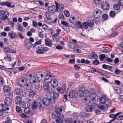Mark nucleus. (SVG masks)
<instances>
[{
  "mask_svg": "<svg viewBox=\"0 0 123 123\" xmlns=\"http://www.w3.org/2000/svg\"><path fill=\"white\" fill-rule=\"evenodd\" d=\"M47 74L45 76L44 79V81H45L46 80L50 79L51 78V75L49 74L50 72L49 71H47Z\"/></svg>",
  "mask_w": 123,
  "mask_h": 123,
  "instance_id": "25",
  "label": "nucleus"
},
{
  "mask_svg": "<svg viewBox=\"0 0 123 123\" xmlns=\"http://www.w3.org/2000/svg\"><path fill=\"white\" fill-rule=\"evenodd\" d=\"M93 107L92 105H87L85 107V109L86 111L91 112L93 111Z\"/></svg>",
  "mask_w": 123,
  "mask_h": 123,
  "instance_id": "20",
  "label": "nucleus"
},
{
  "mask_svg": "<svg viewBox=\"0 0 123 123\" xmlns=\"http://www.w3.org/2000/svg\"><path fill=\"white\" fill-rule=\"evenodd\" d=\"M25 108L24 111L25 113L28 114L30 112L31 109L29 107H27L25 108Z\"/></svg>",
  "mask_w": 123,
  "mask_h": 123,
  "instance_id": "33",
  "label": "nucleus"
},
{
  "mask_svg": "<svg viewBox=\"0 0 123 123\" xmlns=\"http://www.w3.org/2000/svg\"><path fill=\"white\" fill-rule=\"evenodd\" d=\"M25 101L27 102V103L29 104V105L32 103V100L31 99L30 97H28L26 98L25 99Z\"/></svg>",
  "mask_w": 123,
  "mask_h": 123,
  "instance_id": "43",
  "label": "nucleus"
},
{
  "mask_svg": "<svg viewBox=\"0 0 123 123\" xmlns=\"http://www.w3.org/2000/svg\"><path fill=\"white\" fill-rule=\"evenodd\" d=\"M83 94H85V95H86L87 96H89L90 95V93L88 90H85L83 91Z\"/></svg>",
  "mask_w": 123,
  "mask_h": 123,
  "instance_id": "49",
  "label": "nucleus"
},
{
  "mask_svg": "<svg viewBox=\"0 0 123 123\" xmlns=\"http://www.w3.org/2000/svg\"><path fill=\"white\" fill-rule=\"evenodd\" d=\"M21 88H16L14 90V93L17 95L19 94V93L20 92Z\"/></svg>",
  "mask_w": 123,
  "mask_h": 123,
  "instance_id": "38",
  "label": "nucleus"
},
{
  "mask_svg": "<svg viewBox=\"0 0 123 123\" xmlns=\"http://www.w3.org/2000/svg\"><path fill=\"white\" fill-rule=\"evenodd\" d=\"M99 57L100 60L101 61L105 58V54H103L99 55Z\"/></svg>",
  "mask_w": 123,
  "mask_h": 123,
  "instance_id": "53",
  "label": "nucleus"
},
{
  "mask_svg": "<svg viewBox=\"0 0 123 123\" xmlns=\"http://www.w3.org/2000/svg\"><path fill=\"white\" fill-rule=\"evenodd\" d=\"M53 98L55 99H57L59 97V94L58 92H54L53 94Z\"/></svg>",
  "mask_w": 123,
  "mask_h": 123,
  "instance_id": "44",
  "label": "nucleus"
},
{
  "mask_svg": "<svg viewBox=\"0 0 123 123\" xmlns=\"http://www.w3.org/2000/svg\"><path fill=\"white\" fill-rule=\"evenodd\" d=\"M101 7L102 9L104 10H107L109 8L108 3L105 2H103L102 4Z\"/></svg>",
  "mask_w": 123,
  "mask_h": 123,
  "instance_id": "15",
  "label": "nucleus"
},
{
  "mask_svg": "<svg viewBox=\"0 0 123 123\" xmlns=\"http://www.w3.org/2000/svg\"><path fill=\"white\" fill-rule=\"evenodd\" d=\"M20 107L22 108H25L26 106V103L25 102L23 101H22L19 104Z\"/></svg>",
  "mask_w": 123,
  "mask_h": 123,
  "instance_id": "36",
  "label": "nucleus"
},
{
  "mask_svg": "<svg viewBox=\"0 0 123 123\" xmlns=\"http://www.w3.org/2000/svg\"><path fill=\"white\" fill-rule=\"evenodd\" d=\"M8 35L12 39H13L15 38V34L12 33H9Z\"/></svg>",
  "mask_w": 123,
  "mask_h": 123,
  "instance_id": "52",
  "label": "nucleus"
},
{
  "mask_svg": "<svg viewBox=\"0 0 123 123\" xmlns=\"http://www.w3.org/2000/svg\"><path fill=\"white\" fill-rule=\"evenodd\" d=\"M1 105L2 106V110L4 111H6V110H8L9 109V108L8 107H7V106H8V105H7L6 104H4V105H3V104H1Z\"/></svg>",
  "mask_w": 123,
  "mask_h": 123,
  "instance_id": "34",
  "label": "nucleus"
},
{
  "mask_svg": "<svg viewBox=\"0 0 123 123\" xmlns=\"http://www.w3.org/2000/svg\"><path fill=\"white\" fill-rule=\"evenodd\" d=\"M57 29L55 31L56 33L58 34H60V32L61 31V29L58 28V27H57Z\"/></svg>",
  "mask_w": 123,
  "mask_h": 123,
  "instance_id": "61",
  "label": "nucleus"
},
{
  "mask_svg": "<svg viewBox=\"0 0 123 123\" xmlns=\"http://www.w3.org/2000/svg\"><path fill=\"white\" fill-rule=\"evenodd\" d=\"M58 17L59 19H61L63 20H64L65 19L63 15L62 14H59Z\"/></svg>",
  "mask_w": 123,
  "mask_h": 123,
  "instance_id": "57",
  "label": "nucleus"
},
{
  "mask_svg": "<svg viewBox=\"0 0 123 123\" xmlns=\"http://www.w3.org/2000/svg\"><path fill=\"white\" fill-rule=\"evenodd\" d=\"M64 13L65 16L66 17H69L70 15L69 12L67 10H65L64 11Z\"/></svg>",
  "mask_w": 123,
  "mask_h": 123,
  "instance_id": "47",
  "label": "nucleus"
},
{
  "mask_svg": "<svg viewBox=\"0 0 123 123\" xmlns=\"http://www.w3.org/2000/svg\"><path fill=\"white\" fill-rule=\"evenodd\" d=\"M45 44L46 45L51 47L52 45L53 44L52 43V40H51L48 38L46 39H45Z\"/></svg>",
  "mask_w": 123,
  "mask_h": 123,
  "instance_id": "21",
  "label": "nucleus"
},
{
  "mask_svg": "<svg viewBox=\"0 0 123 123\" xmlns=\"http://www.w3.org/2000/svg\"><path fill=\"white\" fill-rule=\"evenodd\" d=\"M11 2L9 1H6L5 2H3L1 3V5L2 6H6L8 7H11Z\"/></svg>",
  "mask_w": 123,
  "mask_h": 123,
  "instance_id": "19",
  "label": "nucleus"
},
{
  "mask_svg": "<svg viewBox=\"0 0 123 123\" xmlns=\"http://www.w3.org/2000/svg\"><path fill=\"white\" fill-rule=\"evenodd\" d=\"M89 72L91 73H93V72H97L102 75V73L99 72L98 71H97L95 69L93 68H90L89 70Z\"/></svg>",
  "mask_w": 123,
  "mask_h": 123,
  "instance_id": "39",
  "label": "nucleus"
},
{
  "mask_svg": "<svg viewBox=\"0 0 123 123\" xmlns=\"http://www.w3.org/2000/svg\"><path fill=\"white\" fill-rule=\"evenodd\" d=\"M33 86L32 82H30L26 84V88L28 90H31L33 88Z\"/></svg>",
  "mask_w": 123,
  "mask_h": 123,
  "instance_id": "26",
  "label": "nucleus"
},
{
  "mask_svg": "<svg viewBox=\"0 0 123 123\" xmlns=\"http://www.w3.org/2000/svg\"><path fill=\"white\" fill-rule=\"evenodd\" d=\"M19 94L21 96L25 97V96L26 93L25 92L24 89L21 88V90Z\"/></svg>",
  "mask_w": 123,
  "mask_h": 123,
  "instance_id": "30",
  "label": "nucleus"
},
{
  "mask_svg": "<svg viewBox=\"0 0 123 123\" xmlns=\"http://www.w3.org/2000/svg\"><path fill=\"white\" fill-rule=\"evenodd\" d=\"M113 89L115 92L118 94H120L122 92L121 89L119 87H113Z\"/></svg>",
  "mask_w": 123,
  "mask_h": 123,
  "instance_id": "24",
  "label": "nucleus"
},
{
  "mask_svg": "<svg viewBox=\"0 0 123 123\" xmlns=\"http://www.w3.org/2000/svg\"><path fill=\"white\" fill-rule=\"evenodd\" d=\"M48 11L51 13H54L55 12H57L56 7V6L52 5L48 8Z\"/></svg>",
  "mask_w": 123,
  "mask_h": 123,
  "instance_id": "9",
  "label": "nucleus"
},
{
  "mask_svg": "<svg viewBox=\"0 0 123 123\" xmlns=\"http://www.w3.org/2000/svg\"><path fill=\"white\" fill-rule=\"evenodd\" d=\"M72 123H80V121L77 118L75 119Z\"/></svg>",
  "mask_w": 123,
  "mask_h": 123,
  "instance_id": "64",
  "label": "nucleus"
},
{
  "mask_svg": "<svg viewBox=\"0 0 123 123\" xmlns=\"http://www.w3.org/2000/svg\"><path fill=\"white\" fill-rule=\"evenodd\" d=\"M63 29L65 31L68 32H69L70 31V29L68 25L63 27Z\"/></svg>",
  "mask_w": 123,
  "mask_h": 123,
  "instance_id": "46",
  "label": "nucleus"
},
{
  "mask_svg": "<svg viewBox=\"0 0 123 123\" xmlns=\"http://www.w3.org/2000/svg\"><path fill=\"white\" fill-rule=\"evenodd\" d=\"M50 82L53 88L56 87L58 85V81L56 79L51 80Z\"/></svg>",
  "mask_w": 123,
  "mask_h": 123,
  "instance_id": "11",
  "label": "nucleus"
},
{
  "mask_svg": "<svg viewBox=\"0 0 123 123\" xmlns=\"http://www.w3.org/2000/svg\"><path fill=\"white\" fill-rule=\"evenodd\" d=\"M9 16V14L7 12H3L2 18H1V20L4 21L7 19L8 18V16Z\"/></svg>",
  "mask_w": 123,
  "mask_h": 123,
  "instance_id": "12",
  "label": "nucleus"
},
{
  "mask_svg": "<svg viewBox=\"0 0 123 123\" xmlns=\"http://www.w3.org/2000/svg\"><path fill=\"white\" fill-rule=\"evenodd\" d=\"M68 96L70 98H74L75 96V92L74 90H71L69 92Z\"/></svg>",
  "mask_w": 123,
  "mask_h": 123,
  "instance_id": "13",
  "label": "nucleus"
},
{
  "mask_svg": "<svg viewBox=\"0 0 123 123\" xmlns=\"http://www.w3.org/2000/svg\"><path fill=\"white\" fill-rule=\"evenodd\" d=\"M22 101L21 98L20 96H17L15 98V101L17 105H19Z\"/></svg>",
  "mask_w": 123,
  "mask_h": 123,
  "instance_id": "22",
  "label": "nucleus"
},
{
  "mask_svg": "<svg viewBox=\"0 0 123 123\" xmlns=\"http://www.w3.org/2000/svg\"><path fill=\"white\" fill-rule=\"evenodd\" d=\"M16 29L18 30V31L22 32L23 31V27L19 24H17L16 26Z\"/></svg>",
  "mask_w": 123,
  "mask_h": 123,
  "instance_id": "28",
  "label": "nucleus"
},
{
  "mask_svg": "<svg viewBox=\"0 0 123 123\" xmlns=\"http://www.w3.org/2000/svg\"><path fill=\"white\" fill-rule=\"evenodd\" d=\"M26 81V80L24 78H20L18 82V85L20 87L24 86L25 85Z\"/></svg>",
  "mask_w": 123,
  "mask_h": 123,
  "instance_id": "10",
  "label": "nucleus"
},
{
  "mask_svg": "<svg viewBox=\"0 0 123 123\" xmlns=\"http://www.w3.org/2000/svg\"><path fill=\"white\" fill-rule=\"evenodd\" d=\"M11 90L10 87L8 86H5L3 88L4 91L5 92H9Z\"/></svg>",
  "mask_w": 123,
  "mask_h": 123,
  "instance_id": "31",
  "label": "nucleus"
},
{
  "mask_svg": "<svg viewBox=\"0 0 123 123\" xmlns=\"http://www.w3.org/2000/svg\"><path fill=\"white\" fill-rule=\"evenodd\" d=\"M73 120L71 118H67L65 120L64 123H72Z\"/></svg>",
  "mask_w": 123,
  "mask_h": 123,
  "instance_id": "45",
  "label": "nucleus"
},
{
  "mask_svg": "<svg viewBox=\"0 0 123 123\" xmlns=\"http://www.w3.org/2000/svg\"><path fill=\"white\" fill-rule=\"evenodd\" d=\"M118 3L120 6L123 5V0H119L118 1Z\"/></svg>",
  "mask_w": 123,
  "mask_h": 123,
  "instance_id": "59",
  "label": "nucleus"
},
{
  "mask_svg": "<svg viewBox=\"0 0 123 123\" xmlns=\"http://www.w3.org/2000/svg\"><path fill=\"white\" fill-rule=\"evenodd\" d=\"M12 101L11 98L8 97H6L4 100V104L7 105L9 106L11 105V104Z\"/></svg>",
  "mask_w": 123,
  "mask_h": 123,
  "instance_id": "16",
  "label": "nucleus"
},
{
  "mask_svg": "<svg viewBox=\"0 0 123 123\" xmlns=\"http://www.w3.org/2000/svg\"><path fill=\"white\" fill-rule=\"evenodd\" d=\"M90 95L92 100L95 102L98 100V97L95 93H92Z\"/></svg>",
  "mask_w": 123,
  "mask_h": 123,
  "instance_id": "14",
  "label": "nucleus"
},
{
  "mask_svg": "<svg viewBox=\"0 0 123 123\" xmlns=\"http://www.w3.org/2000/svg\"><path fill=\"white\" fill-rule=\"evenodd\" d=\"M121 113H122L121 112H120L117 113L115 115L114 114H110L109 115V117L110 118H113V119L112 120H114V121L116 119L117 116Z\"/></svg>",
  "mask_w": 123,
  "mask_h": 123,
  "instance_id": "23",
  "label": "nucleus"
},
{
  "mask_svg": "<svg viewBox=\"0 0 123 123\" xmlns=\"http://www.w3.org/2000/svg\"><path fill=\"white\" fill-rule=\"evenodd\" d=\"M29 76L30 77V81L31 82L37 84L40 82V80H38L36 76H32L31 74H30Z\"/></svg>",
  "mask_w": 123,
  "mask_h": 123,
  "instance_id": "4",
  "label": "nucleus"
},
{
  "mask_svg": "<svg viewBox=\"0 0 123 123\" xmlns=\"http://www.w3.org/2000/svg\"><path fill=\"white\" fill-rule=\"evenodd\" d=\"M88 26L90 27H92L94 25V23L93 21L90 20L88 21L87 22Z\"/></svg>",
  "mask_w": 123,
  "mask_h": 123,
  "instance_id": "40",
  "label": "nucleus"
},
{
  "mask_svg": "<svg viewBox=\"0 0 123 123\" xmlns=\"http://www.w3.org/2000/svg\"><path fill=\"white\" fill-rule=\"evenodd\" d=\"M110 16L111 17H113L115 15V12L114 11H111L109 13Z\"/></svg>",
  "mask_w": 123,
  "mask_h": 123,
  "instance_id": "55",
  "label": "nucleus"
},
{
  "mask_svg": "<svg viewBox=\"0 0 123 123\" xmlns=\"http://www.w3.org/2000/svg\"><path fill=\"white\" fill-rule=\"evenodd\" d=\"M46 22L49 25H51L52 23V22L51 21V19L49 18L47 19L46 20Z\"/></svg>",
  "mask_w": 123,
  "mask_h": 123,
  "instance_id": "63",
  "label": "nucleus"
},
{
  "mask_svg": "<svg viewBox=\"0 0 123 123\" xmlns=\"http://www.w3.org/2000/svg\"><path fill=\"white\" fill-rule=\"evenodd\" d=\"M38 106V102L36 103L35 101H34L33 103L32 106V108L33 109H35L37 108Z\"/></svg>",
  "mask_w": 123,
  "mask_h": 123,
  "instance_id": "41",
  "label": "nucleus"
},
{
  "mask_svg": "<svg viewBox=\"0 0 123 123\" xmlns=\"http://www.w3.org/2000/svg\"><path fill=\"white\" fill-rule=\"evenodd\" d=\"M45 74V73L43 72H40L37 73L36 75V76L40 81H41L44 75Z\"/></svg>",
  "mask_w": 123,
  "mask_h": 123,
  "instance_id": "8",
  "label": "nucleus"
},
{
  "mask_svg": "<svg viewBox=\"0 0 123 123\" xmlns=\"http://www.w3.org/2000/svg\"><path fill=\"white\" fill-rule=\"evenodd\" d=\"M11 55L9 54L7 55L6 58V57H5L4 58L7 59L8 60L9 62L11 61Z\"/></svg>",
  "mask_w": 123,
  "mask_h": 123,
  "instance_id": "58",
  "label": "nucleus"
},
{
  "mask_svg": "<svg viewBox=\"0 0 123 123\" xmlns=\"http://www.w3.org/2000/svg\"><path fill=\"white\" fill-rule=\"evenodd\" d=\"M43 104L45 106H47L49 105L50 103L49 100L48 98H43V100L42 101Z\"/></svg>",
  "mask_w": 123,
  "mask_h": 123,
  "instance_id": "18",
  "label": "nucleus"
},
{
  "mask_svg": "<svg viewBox=\"0 0 123 123\" xmlns=\"http://www.w3.org/2000/svg\"><path fill=\"white\" fill-rule=\"evenodd\" d=\"M82 26L84 29H87L88 28V25L87 23L86 22H84L82 24Z\"/></svg>",
  "mask_w": 123,
  "mask_h": 123,
  "instance_id": "42",
  "label": "nucleus"
},
{
  "mask_svg": "<svg viewBox=\"0 0 123 123\" xmlns=\"http://www.w3.org/2000/svg\"><path fill=\"white\" fill-rule=\"evenodd\" d=\"M61 24L63 25V27L69 25V24L67 22L64 20L61 21Z\"/></svg>",
  "mask_w": 123,
  "mask_h": 123,
  "instance_id": "50",
  "label": "nucleus"
},
{
  "mask_svg": "<svg viewBox=\"0 0 123 123\" xmlns=\"http://www.w3.org/2000/svg\"><path fill=\"white\" fill-rule=\"evenodd\" d=\"M55 3L56 7L57 12L61 13L62 12L63 9L64 8V5L62 3H57L56 1Z\"/></svg>",
  "mask_w": 123,
  "mask_h": 123,
  "instance_id": "2",
  "label": "nucleus"
},
{
  "mask_svg": "<svg viewBox=\"0 0 123 123\" xmlns=\"http://www.w3.org/2000/svg\"><path fill=\"white\" fill-rule=\"evenodd\" d=\"M99 102L101 104H105L106 101V97H101L99 98Z\"/></svg>",
  "mask_w": 123,
  "mask_h": 123,
  "instance_id": "27",
  "label": "nucleus"
},
{
  "mask_svg": "<svg viewBox=\"0 0 123 123\" xmlns=\"http://www.w3.org/2000/svg\"><path fill=\"white\" fill-rule=\"evenodd\" d=\"M4 51L6 53H15L14 51L12 49H11L8 47H5L4 49Z\"/></svg>",
  "mask_w": 123,
  "mask_h": 123,
  "instance_id": "17",
  "label": "nucleus"
},
{
  "mask_svg": "<svg viewBox=\"0 0 123 123\" xmlns=\"http://www.w3.org/2000/svg\"><path fill=\"white\" fill-rule=\"evenodd\" d=\"M43 89L45 92L51 93L52 92V88L48 84H45L43 86Z\"/></svg>",
  "mask_w": 123,
  "mask_h": 123,
  "instance_id": "3",
  "label": "nucleus"
},
{
  "mask_svg": "<svg viewBox=\"0 0 123 123\" xmlns=\"http://www.w3.org/2000/svg\"><path fill=\"white\" fill-rule=\"evenodd\" d=\"M76 95L79 97H81L84 95L83 92L81 90L78 91L77 92Z\"/></svg>",
  "mask_w": 123,
  "mask_h": 123,
  "instance_id": "29",
  "label": "nucleus"
},
{
  "mask_svg": "<svg viewBox=\"0 0 123 123\" xmlns=\"http://www.w3.org/2000/svg\"><path fill=\"white\" fill-rule=\"evenodd\" d=\"M93 14L94 17L96 18H99L102 15V12L99 10H95L93 12Z\"/></svg>",
  "mask_w": 123,
  "mask_h": 123,
  "instance_id": "5",
  "label": "nucleus"
},
{
  "mask_svg": "<svg viewBox=\"0 0 123 123\" xmlns=\"http://www.w3.org/2000/svg\"><path fill=\"white\" fill-rule=\"evenodd\" d=\"M89 57L90 58H93L95 59H96L98 58L97 55L96 54H95V53L93 52H92V55H89Z\"/></svg>",
  "mask_w": 123,
  "mask_h": 123,
  "instance_id": "32",
  "label": "nucleus"
},
{
  "mask_svg": "<svg viewBox=\"0 0 123 123\" xmlns=\"http://www.w3.org/2000/svg\"><path fill=\"white\" fill-rule=\"evenodd\" d=\"M49 100L50 103H54L55 102V99L53 97H51Z\"/></svg>",
  "mask_w": 123,
  "mask_h": 123,
  "instance_id": "54",
  "label": "nucleus"
},
{
  "mask_svg": "<svg viewBox=\"0 0 123 123\" xmlns=\"http://www.w3.org/2000/svg\"><path fill=\"white\" fill-rule=\"evenodd\" d=\"M48 49V48L47 47H42L37 50L36 49V52L38 54H42L44 53Z\"/></svg>",
  "mask_w": 123,
  "mask_h": 123,
  "instance_id": "6",
  "label": "nucleus"
},
{
  "mask_svg": "<svg viewBox=\"0 0 123 123\" xmlns=\"http://www.w3.org/2000/svg\"><path fill=\"white\" fill-rule=\"evenodd\" d=\"M2 76L1 75L0 77V85L1 86L3 85L4 81V80L2 78Z\"/></svg>",
  "mask_w": 123,
  "mask_h": 123,
  "instance_id": "56",
  "label": "nucleus"
},
{
  "mask_svg": "<svg viewBox=\"0 0 123 123\" xmlns=\"http://www.w3.org/2000/svg\"><path fill=\"white\" fill-rule=\"evenodd\" d=\"M76 25L79 28H82V27L81 23L79 21H78L76 23Z\"/></svg>",
  "mask_w": 123,
  "mask_h": 123,
  "instance_id": "51",
  "label": "nucleus"
},
{
  "mask_svg": "<svg viewBox=\"0 0 123 123\" xmlns=\"http://www.w3.org/2000/svg\"><path fill=\"white\" fill-rule=\"evenodd\" d=\"M66 86L65 84H63L62 86L61 87H58L57 88V90L61 94L64 93L66 89Z\"/></svg>",
  "mask_w": 123,
  "mask_h": 123,
  "instance_id": "7",
  "label": "nucleus"
},
{
  "mask_svg": "<svg viewBox=\"0 0 123 123\" xmlns=\"http://www.w3.org/2000/svg\"><path fill=\"white\" fill-rule=\"evenodd\" d=\"M122 72L118 69H116L114 72L115 74L117 75H121L122 74Z\"/></svg>",
  "mask_w": 123,
  "mask_h": 123,
  "instance_id": "35",
  "label": "nucleus"
},
{
  "mask_svg": "<svg viewBox=\"0 0 123 123\" xmlns=\"http://www.w3.org/2000/svg\"><path fill=\"white\" fill-rule=\"evenodd\" d=\"M65 109V108L63 106H61L55 109V111L53 112L51 115L53 118L55 119L56 123L62 122L64 119V116L60 113L62 111Z\"/></svg>",
  "mask_w": 123,
  "mask_h": 123,
  "instance_id": "1",
  "label": "nucleus"
},
{
  "mask_svg": "<svg viewBox=\"0 0 123 123\" xmlns=\"http://www.w3.org/2000/svg\"><path fill=\"white\" fill-rule=\"evenodd\" d=\"M35 93L34 91L31 90L29 91V96L31 98H33L34 96Z\"/></svg>",
  "mask_w": 123,
  "mask_h": 123,
  "instance_id": "37",
  "label": "nucleus"
},
{
  "mask_svg": "<svg viewBox=\"0 0 123 123\" xmlns=\"http://www.w3.org/2000/svg\"><path fill=\"white\" fill-rule=\"evenodd\" d=\"M93 64L95 65H97L99 63V61L97 60H95L93 62Z\"/></svg>",
  "mask_w": 123,
  "mask_h": 123,
  "instance_id": "62",
  "label": "nucleus"
},
{
  "mask_svg": "<svg viewBox=\"0 0 123 123\" xmlns=\"http://www.w3.org/2000/svg\"><path fill=\"white\" fill-rule=\"evenodd\" d=\"M21 117L23 118H26L27 117V116L24 113H22L20 115Z\"/></svg>",
  "mask_w": 123,
  "mask_h": 123,
  "instance_id": "60",
  "label": "nucleus"
},
{
  "mask_svg": "<svg viewBox=\"0 0 123 123\" xmlns=\"http://www.w3.org/2000/svg\"><path fill=\"white\" fill-rule=\"evenodd\" d=\"M120 6L118 4H116L114 6V8L115 10H118L120 8Z\"/></svg>",
  "mask_w": 123,
  "mask_h": 123,
  "instance_id": "48",
  "label": "nucleus"
}]
</instances>
